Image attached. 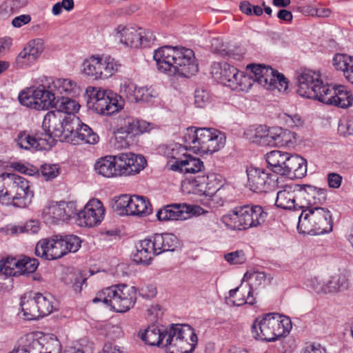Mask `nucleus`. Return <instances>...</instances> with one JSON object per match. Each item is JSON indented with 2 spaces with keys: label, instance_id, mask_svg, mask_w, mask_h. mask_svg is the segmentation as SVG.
Wrapping results in <instances>:
<instances>
[{
  "label": "nucleus",
  "instance_id": "51",
  "mask_svg": "<svg viewBox=\"0 0 353 353\" xmlns=\"http://www.w3.org/2000/svg\"><path fill=\"white\" fill-rule=\"evenodd\" d=\"M132 140V137L120 128L115 132L114 137L111 143L115 149L121 150L128 148Z\"/></svg>",
  "mask_w": 353,
  "mask_h": 353
},
{
  "label": "nucleus",
  "instance_id": "23",
  "mask_svg": "<svg viewBox=\"0 0 353 353\" xmlns=\"http://www.w3.org/2000/svg\"><path fill=\"white\" fill-rule=\"evenodd\" d=\"M265 274L263 272H247L243 276V281L248 283V287H245L246 297H243L234 301V305L241 306L244 304L253 305L255 298L253 296V288L261 285L265 281Z\"/></svg>",
  "mask_w": 353,
  "mask_h": 353
},
{
  "label": "nucleus",
  "instance_id": "58",
  "mask_svg": "<svg viewBox=\"0 0 353 353\" xmlns=\"http://www.w3.org/2000/svg\"><path fill=\"white\" fill-rule=\"evenodd\" d=\"M225 259L230 264H243L246 260V256L242 250L227 253L224 256Z\"/></svg>",
  "mask_w": 353,
  "mask_h": 353
},
{
  "label": "nucleus",
  "instance_id": "11",
  "mask_svg": "<svg viewBox=\"0 0 353 353\" xmlns=\"http://www.w3.org/2000/svg\"><path fill=\"white\" fill-rule=\"evenodd\" d=\"M79 122L78 117L50 111L43 118L42 124L43 132H41L48 134L52 137L53 145L56 140L67 142L70 132H72L74 125Z\"/></svg>",
  "mask_w": 353,
  "mask_h": 353
},
{
  "label": "nucleus",
  "instance_id": "21",
  "mask_svg": "<svg viewBox=\"0 0 353 353\" xmlns=\"http://www.w3.org/2000/svg\"><path fill=\"white\" fill-rule=\"evenodd\" d=\"M201 208L185 203H172L160 208L157 217L161 221L183 220L188 218L189 213H199Z\"/></svg>",
  "mask_w": 353,
  "mask_h": 353
},
{
  "label": "nucleus",
  "instance_id": "54",
  "mask_svg": "<svg viewBox=\"0 0 353 353\" xmlns=\"http://www.w3.org/2000/svg\"><path fill=\"white\" fill-rule=\"evenodd\" d=\"M36 61L30 56L25 48L18 54L14 65L18 68H23L33 64Z\"/></svg>",
  "mask_w": 353,
  "mask_h": 353
},
{
  "label": "nucleus",
  "instance_id": "28",
  "mask_svg": "<svg viewBox=\"0 0 353 353\" xmlns=\"http://www.w3.org/2000/svg\"><path fill=\"white\" fill-rule=\"evenodd\" d=\"M307 172V161L297 154H289L281 175L290 179H301Z\"/></svg>",
  "mask_w": 353,
  "mask_h": 353
},
{
  "label": "nucleus",
  "instance_id": "30",
  "mask_svg": "<svg viewBox=\"0 0 353 353\" xmlns=\"http://www.w3.org/2000/svg\"><path fill=\"white\" fill-rule=\"evenodd\" d=\"M94 169L99 174L107 177L120 176L116 155H108L100 158L94 164Z\"/></svg>",
  "mask_w": 353,
  "mask_h": 353
},
{
  "label": "nucleus",
  "instance_id": "61",
  "mask_svg": "<svg viewBox=\"0 0 353 353\" xmlns=\"http://www.w3.org/2000/svg\"><path fill=\"white\" fill-rule=\"evenodd\" d=\"M313 192H314L315 194L312 195L310 209H312V208H320V205L326 200L325 190L313 186Z\"/></svg>",
  "mask_w": 353,
  "mask_h": 353
},
{
  "label": "nucleus",
  "instance_id": "29",
  "mask_svg": "<svg viewBox=\"0 0 353 353\" xmlns=\"http://www.w3.org/2000/svg\"><path fill=\"white\" fill-rule=\"evenodd\" d=\"M297 185H284L277 192L275 205L285 210H298L297 206Z\"/></svg>",
  "mask_w": 353,
  "mask_h": 353
},
{
  "label": "nucleus",
  "instance_id": "46",
  "mask_svg": "<svg viewBox=\"0 0 353 353\" xmlns=\"http://www.w3.org/2000/svg\"><path fill=\"white\" fill-rule=\"evenodd\" d=\"M268 129L269 128L264 125H253L248 130L246 134L253 143L266 145Z\"/></svg>",
  "mask_w": 353,
  "mask_h": 353
},
{
  "label": "nucleus",
  "instance_id": "37",
  "mask_svg": "<svg viewBox=\"0 0 353 353\" xmlns=\"http://www.w3.org/2000/svg\"><path fill=\"white\" fill-rule=\"evenodd\" d=\"M34 293L30 292L25 294L21 301V306L23 316L27 320H34L40 318L37 302Z\"/></svg>",
  "mask_w": 353,
  "mask_h": 353
},
{
  "label": "nucleus",
  "instance_id": "40",
  "mask_svg": "<svg viewBox=\"0 0 353 353\" xmlns=\"http://www.w3.org/2000/svg\"><path fill=\"white\" fill-rule=\"evenodd\" d=\"M107 101L103 106L106 109L103 108L99 114L104 116H110L119 112L124 106V101L120 95L113 92L111 90L108 92Z\"/></svg>",
  "mask_w": 353,
  "mask_h": 353
},
{
  "label": "nucleus",
  "instance_id": "60",
  "mask_svg": "<svg viewBox=\"0 0 353 353\" xmlns=\"http://www.w3.org/2000/svg\"><path fill=\"white\" fill-rule=\"evenodd\" d=\"M41 172L46 181L52 180L59 175V167L57 164H45L41 166Z\"/></svg>",
  "mask_w": 353,
  "mask_h": 353
},
{
  "label": "nucleus",
  "instance_id": "53",
  "mask_svg": "<svg viewBox=\"0 0 353 353\" xmlns=\"http://www.w3.org/2000/svg\"><path fill=\"white\" fill-rule=\"evenodd\" d=\"M24 48L36 61L44 50V42L41 39H32Z\"/></svg>",
  "mask_w": 353,
  "mask_h": 353
},
{
  "label": "nucleus",
  "instance_id": "34",
  "mask_svg": "<svg viewBox=\"0 0 353 353\" xmlns=\"http://www.w3.org/2000/svg\"><path fill=\"white\" fill-rule=\"evenodd\" d=\"M108 92L109 90L92 86H89L86 89V94L88 96V103L97 114L100 113L107 101Z\"/></svg>",
  "mask_w": 353,
  "mask_h": 353
},
{
  "label": "nucleus",
  "instance_id": "18",
  "mask_svg": "<svg viewBox=\"0 0 353 353\" xmlns=\"http://www.w3.org/2000/svg\"><path fill=\"white\" fill-rule=\"evenodd\" d=\"M105 212L102 202L98 199H92L76 214L81 226L92 228L101 223L104 219Z\"/></svg>",
  "mask_w": 353,
  "mask_h": 353
},
{
  "label": "nucleus",
  "instance_id": "49",
  "mask_svg": "<svg viewBox=\"0 0 353 353\" xmlns=\"http://www.w3.org/2000/svg\"><path fill=\"white\" fill-rule=\"evenodd\" d=\"M34 297L37 299L40 318L50 314L53 311V303L51 297H48L39 292H34Z\"/></svg>",
  "mask_w": 353,
  "mask_h": 353
},
{
  "label": "nucleus",
  "instance_id": "33",
  "mask_svg": "<svg viewBox=\"0 0 353 353\" xmlns=\"http://www.w3.org/2000/svg\"><path fill=\"white\" fill-rule=\"evenodd\" d=\"M238 69L226 62L214 63L212 66L211 73L214 78L223 85L228 87V82L237 74Z\"/></svg>",
  "mask_w": 353,
  "mask_h": 353
},
{
  "label": "nucleus",
  "instance_id": "44",
  "mask_svg": "<svg viewBox=\"0 0 353 353\" xmlns=\"http://www.w3.org/2000/svg\"><path fill=\"white\" fill-rule=\"evenodd\" d=\"M332 63L336 70L343 72L348 80V76L353 73V57L346 54H336L333 57Z\"/></svg>",
  "mask_w": 353,
  "mask_h": 353
},
{
  "label": "nucleus",
  "instance_id": "59",
  "mask_svg": "<svg viewBox=\"0 0 353 353\" xmlns=\"http://www.w3.org/2000/svg\"><path fill=\"white\" fill-rule=\"evenodd\" d=\"M281 119L288 128H294L303 125V120L298 114H290L283 113L281 115Z\"/></svg>",
  "mask_w": 353,
  "mask_h": 353
},
{
  "label": "nucleus",
  "instance_id": "10",
  "mask_svg": "<svg viewBox=\"0 0 353 353\" xmlns=\"http://www.w3.org/2000/svg\"><path fill=\"white\" fill-rule=\"evenodd\" d=\"M165 337L168 353H192L198 341L194 329L187 324H172Z\"/></svg>",
  "mask_w": 353,
  "mask_h": 353
},
{
  "label": "nucleus",
  "instance_id": "57",
  "mask_svg": "<svg viewBox=\"0 0 353 353\" xmlns=\"http://www.w3.org/2000/svg\"><path fill=\"white\" fill-rule=\"evenodd\" d=\"M282 130V128H269L266 145L281 146Z\"/></svg>",
  "mask_w": 353,
  "mask_h": 353
},
{
  "label": "nucleus",
  "instance_id": "43",
  "mask_svg": "<svg viewBox=\"0 0 353 353\" xmlns=\"http://www.w3.org/2000/svg\"><path fill=\"white\" fill-rule=\"evenodd\" d=\"M313 192V186L305 185L303 186L297 185V206L298 210H309L311 208V201Z\"/></svg>",
  "mask_w": 353,
  "mask_h": 353
},
{
  "label": "nucleus",
  "instance_id": "17",
  "mask_svg": "<svg viewBox=\"0 0 353 353\" xmlns=\"http://www.w3.org/2000/svg\"><path fill=\"white\" fill-rule=\"evenodd\" d=\"M247 174L248 185L254 192H267L276 185L277 176L264 170L250 168L247 170Z\"/></svg>",
  "mask_w": 353,
  "mask_h": 353
},
{
  "label": "nucleus",
  "instance_id": "19",
  "mask_svg": "<svg viewBox=\"0 0 353 353\" xmlns=\"http://www.w3.org/2000/svg\"><path fill=\"white\" fill-rule=\"evenodd\" d=\"M17 145L22 149L35 151L48 150L53 146V139L45 133L37 132L34 136L26 131L21 132L15 139Z\"/></svg>",
  "mask_w": 353,
  "mask_h": 353
},
{
  "label": "nucleus",
  "instance_id": "39",
  "mask_svg": "<svg viewBox=\"0 0 353 353\" xmlns=\"http://www.w3.org/2000/svg\"><path fill=\"white\" fill-rule=\"evenodd\" d=\"M204 168V163L199 158L187 153L183 161H180V165L176 172L195 174L202 172Z\"/></svg>",
  "mask_w": 353,
  "mask_h": 353
},
{
  "label": "nucleus",
  "instance_id": "38",
  "mask_svg": "<svg viewBox=\"0 0 353 353\" xmlns=\"http://www.w3.org/2000/svg\"><path fill=\"white\" fill-rule=\"evenodd\" d=\"M290 153L280 150H272L265 155L268 167L274 173L281 175L285 162L289 158Z\"/></svg>",
  "mask_w": 353,
  "mask_h": 353
},
{
  "label": "nucleus",
  "instance_id": "50",
  "mask_svg": "<svg viewBox=\"0 0 353 353\" xmlns=\"http://www.w3.org/2000/svg\"><path fill=\"white\" fill-rule=\"evenodd\" d=\"M36 88H27L21 91L18 99L21 105L36 110Z\"/></svg>",
  "mask_w": 353,
  "mask_h": 353
},
{
  "label": "nucleus",
  "instance_id": "15",
  "mask_svg": "<svg viewBox=\"0 0 353 353\" xmlns=\"http://www.w3.org/2000/svg\"><path fill=\"white\" fill-rule=\"evenodd\" d=\"M187 183H183L184 187ZM188 184L191 187L189 192H192L194 194L205 195L215 200L221 193V190L223 188L221 176L219 174L212 173L207 176H197L192 180L188 181Z\"/></svg>",
  "mask_w": 353,
  "mask_h": 353
},
{
  "label": "nucleus",
  "instance_id": "13",
  "mask_svg": "<svg viewBox=\"0 0 353 353\" xmlns=\"http://www.w3.org/2000/svg\"><path fill=\"white\" fill-rule=\"evenodd\" d=\"M119 215L145 216L152 212L149 199L143 196L123 194L119 196L112 206Z\"/></svg>",
  "mask_w": 353,
  "mask_h": 353
},
{
  "label": "nucleus",
  "instance_id": "64",
  "mask_svg": "<svg viewBox=\"0 0 353 353\" xmlns=\"http://www.w3.org/2000/svg\"><path fill=\"white\" fill-rule=\"evenodd\" d=\"M39 230V227L34 221H31L29 223H27L23 227H14L12 228L13 232L17 233H23V232H31V233H37Z\"/></svg>",
  "mask_w": 353,
  "mask_h": 353
},
{
  "label": "nucleus",
  "instance_id": "12",
  "mask_svg": "<svg viewBox=\"0 0 353 353\" xmlns=\"http://www.w3.org/2000/svg\"><path fill=\"white\" fill-rule=\"evenodd\" d=\"M114 32L121 43L132 48H150L157 40L152 30L137 26L120 24Z\"/></svg>",
  "mask_w": 353,
  "mask_h": 353
},
{
  "label": "nucleus",
  "instance_id": "3",
  "mask_svg": "<svg viewBox=\"0 0 353 353\" xmlns=\"http://www.w3.org/2000/svg\"><path fill=\"white\" fill-rule=\"evenodd\" d=\"M33 196L25 178L13 173L0 174V204L23 208L31 203Z\"/></svg>",
  "mask_w": 353,
  "mask_h": 353
},
{
  "label": "nucleus",
  "instance_id": "56",
  "mask_svg": "<svg viewBox=\"0 0 353 353\" xmlns=\"http://www.w3.org/2000/svg\"><path fill=\"white\" fill-rule=\"evenodd\" d=\"M137 85L131 81H125L121 85L120 92L130 101L136 102Z\"/></svg>",
  "mask_w": 353,
  "mask_h": 353
},
{
  "label": "nucleus",
  "instance_id": "9",
  "mask_svg": "<svg viewBox=\"0 0 353 353\" xmlns=\"http://www.w3.org/2000/svg\"><path fill=\"white\" fill-rule=\"evenodd\" d=\"M331 212L323 207L303 210L299 217L297 229L300 233L319 235L332 230Z\"/></svg>",
  "mask_w": 353,
  "mask_h": 353
},
{
  "label": "nucleus",
  "instance_id": "52",
  "mask_svg": "<svg viewBox=\"0 0 353 353\" xmlns=\"http://www.w3.org/2000/svg\"><path fill=\"white\" fill-rule=\"evenodd\" d=\"M19 274V276L25 274L33 273L36 271L39 265V261L37 259L23 256L18 259Z\"/></svg>",
  "mask_w": 353,
  "mask_h": 353
},
{
  "label": "nucleus",
  "instance_id": "8",
  "mask_svg": "<svg viewBox=\"0 0 353 353\" xmlns=\"http://www.w3.org/2000/svg\"><path fill=\"white\" fill-rule=\"evenodd\" d=\"M81 243L80 238L76 235L55 236L40 240L36 245L35 254L46 260H55L69 252H76Z\"/></svg>",
  "mask_w": 353,
  "mask_h": 353
},
{
  "label": "nucleus",
  "instance_id": "35",
  "mask_svg": "<svg viewBox=\"0 0 353 353\" xmlns=\"http://www.w3.org/2000/svg\"><path fill=\"white\" fill-rule=\"evenodd\" d=\"M247 70L250 71V74L238 70L233 79L228 82V88L236 92H248L256 80L251 70L247 68Z\"/></svg>",
  "mask_w": 353,
  "mask_h": 353
},
{
  "label": "nucleus",
  "instance_id": "63",
  "mask_svg": "<svg viewBox=\"0 0 353 353\" xmlns=\"http://www.w3.org/2000/svg\"><path fill=\"white\" fill-rule=\"evenodd\" d=\"M137 120L132 118H127L125 121V125L121 127V129L126 131L132 138L138 135L137 128Z\"/></svg>",
  "mask_w": 353,
  "mask_h": 353
},
{
  "label": "nucleus",
  "instance_id": "5",
  "mask_svg": "<svg viewBox=\"0 0 353 353\" xmlns=\"http://www.w3.org/2000/svg\"><path fill=\"white\" fill-rule=\"evenodd\" d=\"M137 299V288L121 283L99 291L92 303H103L116 312H126L132 308Z\"/></svg>",
  "mask_w": 353,
  "mask_h": 353
},
{
  "label": "nucleus",
  "instance_id": "14",
  "mask_svg": "<svg viewBox=\"0 0 353 353\" xmlns=\"http://www.w3.org/2000/svg\"><path fill=\"white\" fill-rule=\"evenodd\" d=\"M248 68L254 74L256 82L268 90L277 89L284 92L288 87V81L284 75L270 67L261 64H250Z\"/></svg>",
  "mask_w": 353,
  "mask_h": 353
},
{
  "label": "nucleus",
  "instance_id": "36",
  "mask_svg": "<svg viewBox=\"0 0 353 353\" xmlns=\"http://www.w3.org/2000/svg\"><path fill=\"white\" fill-rule=\"evenodd\" d=\"M36 110H48L54 107L56 102L55 93L52 90H46L43 85L36 88Z\"/></svg>",
  "mask_w": 353,
  "mask_h": 353
},
{
  "label": "nucleus",
  "instance_id": "55",
  "mask_svg": "<svg viewBox=\"0 0 353 353\" xmlns=\"http://www.w3.org/2000/svg\"><path fill=\"white\" fill-rule=\"evenodd\" d=\"M210 92L204 88H197L194 92V103L198 108L205 107L210 101Z\"/></svg>",
  "mask_w": 353,
  "mask_h": 353
},
{
  "label": "nucleus",
  "instance_id": "42",
  "mask_svg": "<svg viewBox=\"0 0 353 353\" xmlns=\"http://www.w3.org/2000/svg\"><path fill=\"white\" fill-rule=\"evenodd\" d=\"M52 92L60 94H74L77 87L74 81L69 79H56L49 85Z\"/></svg>",
  "mask_w": 353,
  "mask_h": 353
},
{
  "label": "nucleus",
  "instance_id": "24",
  "mask_svg": "<svg viewBox=\"0 0 353 353\" xmlns=\"http://www.w3.org/2000/svg\"><path fill=\"white\" fill-rule=\"evenodd\" d=\"M21 347L23 353H61V345L57 339H50L43 345L38 339L28 338Z\"/></svg>",
  "mask_w": 353,
  "mask_h": 353
},
{
  "label": "nucleus",
  "instance_id": "22",
  "mask_svg": "<svg viewBox=\"0 0 353 353\" xmlns=\"http://www.w3.org/2000/svg\"><path fill=\"white\" fill-rule=\"evenodd\" d=\"M99 137L86 124L76 123L72 132H70L67 142L74 145L83 143L95 144L98 143Z\"/></svg>",
  "mask_w": 353,
  "mask_h": 353
},
{
  "label": "nucleus",
  "instance_id": "32",
  "mask_svg": "<svg viewBox=\"0 0 353 353\" xmlns=\"http://www.w3.org/2000/svg\"><path fill=\"white\" fill-rule=\"evenodd\" d=\"M157 254L165 252H172L179 245V239L173 234H155L152 237Z\"/></svg>",
  "mask_w": 353,
  "mask_h": 353
},
{
  "label": "nucleus",
  "instance_id": "4",
  "mask_svg": "<svg viewBox=\"0 0 353 353\" xmlns=\"http://www.w3.org/2000/svg\"><path fill=\"white\" fill-rule=\"evenodd\" d=\"M183 139L190 149L196 154H212L223 148L225 137L214 128H188Z\"/></svg>",
  "mask_w": 353,
  "mask_h": 353
},
{
  "label": "nucleus",
  "instance_id": "25",
  "mask_svg": "<svg viewBox=\"0 0 353 353\" xmlns=\"http://www.w3.org/2000/svg\"><path fill=\"white\" fill-rule=\"evenodd\" d=\"M187 145H183L178 143H172L165 145L162 148V152L167 159V167L173 171H177L180 161H183L187 154Z\"/></svg>",
  "mask_w": 353,
  "mask_h": 353
},
{
  "label": "nucleus",
  "instance_id": "16",
  "mask_svg": "<svg viewBox=\"0 0 353 353\" xmlns=\"http://www.w3.org/2000/svg\"><path fill=\"white\" fill-rule=\"evenodd\" d=\"M76 214L75 202L52 201L43 208L42 216L46 223L51 225L68 221Z\"/></svg>",
  "mask_w": 353,
  "mask_h": 353
},
{
  "label": "nucleus",
  "instance_id": "6",
  "mask_svg": "<svg viewBox=\"0 0 353 353\" xmlns=\"http://www.w3.org/2000/svg\"><path fill=\"white\" fill-rule=\"evenodd\" d=\"M290 319L278 313H270L257 317L251 327L252 336L259 341H274L289 333Z\"/></svg>",
  "mask_w": 353,
  "mask_h": 353
},
{
  "label": "nucleus",
  "instance_id": "62",
  "mask_svg": "<svg viewBox=\"0 0 353 353\" xmlns=\"http://www.w3.org/2000/svg\"><path fill=\"white\" fill-rule=\"evenodd\" d=\"M296 141V134L288 130H283L281 146H290Z\"/></svg>",
  "mask_w": 353,
  "mask_h": 353
},
{
  "label": "nucleus",
  "instance_id": "2",
  "mask_svg": "<svg viewBox=\"0 0 353 353\" xmlns=\"http://www.w3.org/2000/svg\"><path fill=\"white\" fill-rule=\"evenodd\" d=\"M157 68L168 76L190 77L198 72L194 53L185 47L163 46L154 50Z\"/></svg>",
  "mask_w": 353,
  "mask_h": 353
},
{
  "label": "nucleus",
  "instance_id": "48",
  "mask_svg": "<svg viewBox=\"0 0 353 353\" xmlns=\"http://www.w3.org/2000/svg\"><path fill=\"white\" fill-rule=\"evenodd\" d=\"M0 272L8 276H19V263L15 257L8 256L0 261Z\"/></svg>",
  "mask_w": 353,
  "mask_h": 353
},
{
  "label": "nucleus",
  "instance_id": "27",
  "mask_svg": "<svg viewBox=\"0 0 353 353\" xmlns=\"http://www.w3.org/2000/svg\"><path fill=\"white\" fill-rule=\"evenodd\" d=\"M168 331L169 327L166 328L164 326L152 325L148 326L144 331L140 332L139 335L145 343L164 348L166 339L165 336L168 334Z\"/></svg>",
  "mask_w": 353,
  "mask_h": 353
},
{
  "label": "nucleus",
  "instance_id": "26",
  "mask_svg": "<svg viewBox=\"0 0 353 353\" xmlns=\"http://www.w3.org/2000/svg\"><path fill=\"white\" fill-rule=\"evenodd\" d=\"M312 287L317 292L334 293L347 288V279L343 274H335L332 276L326 282L322 283L316 278L312 280Z\"/></svg>",
  "mask_w": 353,
  "mask_h": 353
},
{
  "label": "nucleus",
  "instance_id": "31",
  "mask_svg": "<svg viewBox=\"0 0 353 353\" xmlns=\"http://www.w3.org/2000/svg\"><path fill=\"white\" fill-rule=\"evenodd\" d=\"M154 255H157L152 238L140 241L137 245V252L133 261L137 263H148Z\"/></svg>",
  "mask_w": 353,
  "mask_h": 353
},
{
  "label": "nucleus",
  "instance_id": "20",
  "mask_svg": "<svg viewBox=\"0 0 353 353\" xmlns=\"http://www.w3.org/2000/svg\"><path fill=\"white\" fill-rule=\"evenodd\" d=\"M116 158L120 176L135 175L143 170L147 164L143 156L132 152L119 154Z\"/></svg>",
  "mask_w": 353,
  "mask_h": 353
},
{
  "label": "nucleus",
  "instance_id": "45",
  "mask_svg": "<svg viewBox=\"0 0 353 353\" xmlns=\"http://www.w3.org/2000/svg\"><path fill=\"white\" fill-rule=\"evenodd\" d=\"M100 57L92 56L83 63V72L86 76L95 80L101 79V71L99 70Z\"/></svg>",
  "mask_w": 353,
  "mask_h": 353
},
{
  "label": "nucleus",
  "instance_id": "47",
  "mask_svg": "<svg viewBox=\"0 0 353 353\" xmlns=\"http://www.w3.org/2000/svg\"><path fill=\"white\" fill-rule=\"evenodd\" d=\"M119 65L110 57H105L104 58L100 57V67L99 70L101 71V79H108L112 77L119 70Z\"/></svg>",
  "mask_w": 353,
  "mask_h": 353
},
{
  "label": "nucleus",
  "instance_id": "7",
  "mask_svg": "<svg viewBox=\"0 0 353 353\" xmlns=\"http://www.w3.org/2000/svg\"><path fill=\"white\" fill-rule=\"evenodd\" d=\"M268 214L261 205H245L234 208L223 216V222L231 230H247L263 224Z\"/></svg>",
  "mask_w": 353,
  "mask_h": 353
},
{
  "label": "nucleus",
  "instance_id": "1",
  "mask_svg": "<svg viewBox=\"0 0 353 353\" xmlns=\"http://www.w3.org/2000/svg\"><path fill=\"white\" fill-rule=\"evenodd\" d=\"M297 92L303 97L316 99L341 108L352 105V94L345 86L332 87L323 84L319 72L305 69L297 76Z\"/></svg>",
  "mask_w": 353,
  "mask_h": 353
},
{
  "label": "nucleus",
  "instance_id": "41",
  "mask_svg": "<svg viewBox=\"0 0 353 353\" xmlns=\"http://www.w3.org/2000/svg\"><path fill=\"white\" fill-rule=\"evenodd\" d=\"M56 112L66 116L75 117L80 108L79 103L74 99L62 97L55 102Z\"/></svg>",
  "mask_w": 353,
  "mask_h": 353
}]
</instances>
